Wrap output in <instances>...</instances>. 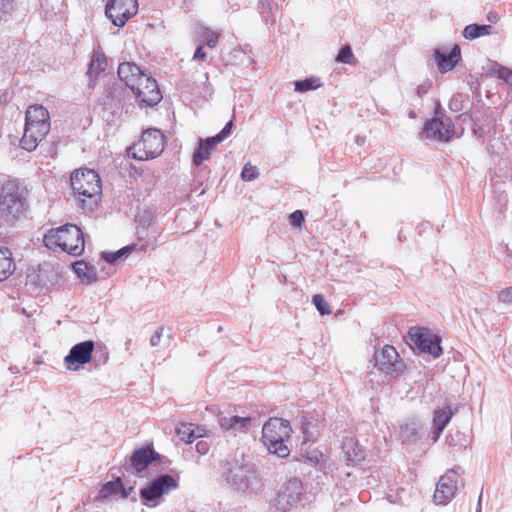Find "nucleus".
<instances>
[{
  "label": "nucleus",
  "instance_id": "f257e3e1",
  "mask_svg": "<svg viewBox=\"0 0 512 512\" xmlns=\"http://www.w3.org/2000/svg\"><path fill=\"white\" fill-rule=\"evenodd\" d=\"M118 76L131 89L140 106L153 107L161 101L162 94L156 80L146 75L135 63H121Z\"/></svg>",
  "mask_w": 512,
  "mask_h": 512
},
{
  "label": "nucleus",
  "instance_id": "f03ea898",
  "mask_svg": "<svg viewBox=\"0 0 512 512\" xmlns=\"http://www.w3.org/2000/svg\"><path fill=\"white\" fill-rule=\"evenodd\" d=\"M50 131L49 112L42 105H31L25 116L24 133L20 146L26 151H34Z\"/></svg>",
  "mask_w": 512,
  "mask_h": 512
},
{
  "label": "nucleus",
  "instance_id": "7ed1b4c3",
  "mask_svg": "<svg viewBox=\"0 0 512 512\" xmlns=\"http://www.w3.org/2000/svg\"><path fill=\"white\" fill-rule=\"evenodd\" d=\"M43 241L48 249L56 250L59 248L73 256H80L85 247L83 232L74 224H66L49 230Z\"/></svg>",
  "mask_w": 512,
  "mask_h": 512
},
{
  "label": "nucleus",
  "instance_id": "20e7f679",
  "mask_svg": "<svg viewBox=\"0 0 512 512\" xmlns=\"http://www.w3.org/2000/svg\"><path fill=\"white\" fill-rule=\"evenodd\" d=\"M71 186L83 207L93 210L101 194V180L92 169L75 171L71 175Z\"/></svg>",
  "mask_w": 512,
  "mask_h": 512
},
{
  "label": "nucleus",
  "instance_id": "39448f33",
  "mask_svg": "<svg viewBox=\"0 0 512 512\" xmlns=\"http://www.w3.org/2000/svg\"><path fill=\"white\" fill-rule=\"evenodd\" d=\"M291 427L287 420L270 418L263 426L262 439L270 453L279 457L289 455V449L285 441L290 438Z\"/></svg>",
  "mask_w": 512,
  "mask_h": 512
},
{
  "label": "nucleus",
  "instance_id": "423d86ee",
  "mask_svg": "<svg viewBox=\"0 0 512 512\" xmlns=\"http://www.w3.org/2000/svg\"><path fill=\"white\" fill-rule=\"evenodd\" d=\"M27 201L20 187L13 181H8L2 187L0 194V213L7 222L19 218L27 209Z\"/></svg>",
  "mask_w": 512,
  "mask_h": 512
},
{
  "label": "nucleus",
  "instance_id": "0eeeda50",
  "mask_svg": "<svg viewBox=\"0 0 512 512\" xmlns=\"http://www.w3.org/2000/svg\"><path fill=\"white\" fill-rule=\"evenodd\" d=\"M165 146V137L159 129L150 128L143 132L141 139L129 148L133 158L146 161L161 155Z\"/></svg>",
  "mask_w": 512,
  "mask_h": 512
},
{
  "label": "nucleus",
  "instance_id": "6e6552de",
  "mask_svg": "<svg viewBox=\"0 0 512 512\" xmlns=\"http://www.w3.org/2000/svg\"><path fill=\"white\" fill-rule=\"evenodd\" d=\"M302 495V483L297 478L289 479L284 483L273 500L276 509L288 512L296 507Z\"/></svg>",
  "mask_w": 512,
  "mask_h": 512
},
{
  "label": "nucleus",
  "instance_id": "1a4fd4ad",
  "mask_svg": "<svg viewBox=\"0 0 512 512\" xmlns=\"http://www.w3.org/2000/svg\"><path fill=\"white\" fill-rule=\"evenodd\" d=\"M375 367L386 375L398 376L404 370V363L393 346L385 345L374 354Z\"/></svg>",
  "mask_w": 512,
  "mask_h": 512
},
{
  "label": "nucleus",
  "instance_id": "9d476101",
  "mask_svg": "<svg viewBox=\"0 0 512 512\" xmlns=\"http://www.w3.org/2000/svg\"><path fill=\"white\" fill-rule=\"evenodd\" d=\"M409 337L420 351L429 353L434 358L442 353L440 339L427 328L412 327L409 330Z\"/></svg>",
  "mask_w": 512,
  "mask_h": 512
},
{
  "label": "nucleus",
  "instance_id": "9b49d317",
  "mask_svg": "<svg viewBox=\"0 0 512 512\" xmlns=\"http://www.w3.org/2000/svg\"><path fill=\"white\" fill-rule=\"evenodd\" d=\"M137 0H110L105 9L106 16L115 26L122 27L137 13Z\"/></svg>",
  "mask_w": 512,
  "mask_h": 512
},
{
  "label": "nucleus",
  "instance_id": "f8f14e48",
  "mask_svg": "<svg viewBox=\"0 0 512 512\" xmlns=\"http://www.w3.org/2000/svg\"><path fill=\"white\" fill-rule=\"evenodd\" d=\"M458 475L456 469H451L440 477L433 496L435 504L446 505L455 497Z\"/></svg>",
  "mask_w": 512,
  "mask_h": 512
},
{
  "label": "nucleus",
  "instance_id": "ddd939ff",
  "mask_svg": "<svg viewBox=\"0 0 512 512\" xmlns=\"http://www.w3.org/2000/svg\"><path fill=\"white\" fill-rule=\"evenodd\" d=\"M178 487V482L171 475H161L141 489L140 496L146 501H154Z\"/></svg>",
  "mask_w": 512,
  "mask_h": 512
},
{
  "label": "nucleus",
  "instance_id": "4468645a",
  "mask_svg": "<svg viewBox=\"0 0 512 512\" xmlns=\"http://www.w3.org/2000/svg\"><path fill=\"white\" fill-rule=\"evenodd\" d=\"M94 342L84 341L74 345L64 358L65 366L70 371H77L81 366L91 361Z\"/></svg>",
  "mask_w": 512,
  "mask_h": 512
},
{
  "label": "nucleus",
  "instance_id": "2eb2a0df",
  "mask_svg": "<svg viewBox=\"0 0 512 512\" xmlns=\"http://www.w3.org/2000/svg\"><path fill=\"white\" fill-rule=\"evenodd\" d=\"M453 128L452 121L448 117H435L425 124L423 135L425 138L437 141H448L452 137Z\"/></svg>",
  "mask_w": 512,
  "mask_h": 512
},
{
  "label": "nucleus",
  "instance_id": "dca6fc26",
  "mask_svg": "<svg viewBox=\"0 0 512 512\" xmlns=\"http://www.w3.org/2000/svg\"><path fill=\"white\" fill-rule=\"evenodd\" d=\"M218 423L224 432H229L235 435L238 432L246 433L249 430L251 418L220 415Z\"/></svg>",
  "mask_w": 512,
  "mask_h": 512
},
{
  "label": "nucleus",
  "instance_id": "f3484780",
  "mask_svg": "<svg viewBox=\"0 0 512 512\" xmlns=\"http://www.w3.org/2000/svg\"><path fill=\"white\" fill-rule=\"evenodd\" d=\"M454 412L450 405L437 409L433 414V441L436 442L446 425L450 422Z\"/></svg>",
  "mask_w": 512,
  "mask_h": 512
},
{
  "label": "nucleus",
  "instance_id": "a211bd4d",
  "mask_svg": "<svg viewBox=\"0 0 512 512\" xmlns=\"http://www.w3.org/2000/svg\"><path fill=\"white\" fill-rule=\"evenodd\" d=\"M435 58L439 70L441 72H448L452 70L460 60V48L458 45H454L449 53L436 50Z\"/></svg>",
  "mask_w": 512,
  "mask_h": 512
},
{
  "label": "nucleus",
  "instance_id": "6ab92c4d",
  "mask_svg": "<svg viewBox=\"0 0 512 512\" xmlns=\"http://www.w3.org/2000/svg\"><path fill=\"white\" fill-rule=\"evenodd\" d=\"M341 448L347 461L360 462L365 458L363 448L354 438L346 437L342 442Z\"/></svg>",
  "mask_w": 512,
  "mask_h": 512
},
{
  "label": "nucleus",
  "instance_id": "aec40b11",
  "mask_svg": "<svg viewBox=\"0 0 512 512\" xmlns=\"http://www.w3.org/2000/svg\"><path fill=\"white\" fill-rule=\"evenodd\" d=\"M154 458V451L150 448L135 450L131 456V464L137 472L145 470Z\"/></svg>",
  "mask_w": 512,
  "mask_h": 512
},
{
  "label": "nucleus",
  "instance_id": "412c9836",
  "mask_svg": "<svg viewBox=\"0 0 512 512\" xmlns=\"http://www.w3.org/2000/svg\"><path fill=\"white\" fill-rule=\"evenodd\" d=\"M400 438L403 443H411L421 438V426L418 421L406 422L400 430Z\"/></svg>",
  "mask_w": 512,
  "mask_h": 512
},
{
  "label": "nucleus",
  "instance_id": "4be33fe9",
  "mask_svg": "<svg viewBox=\"0 0 512 512\" xmlns=\"http://www.w3.org/2000/svg\"><path fill=\"white\" fill-rule=\"evenodd\" d=\"M15 265L8 248L0 249V281L6 280L14 271Z\"/></svg>",
  "mask_w": 512,
  "mask_h": 512
},
{
  "label": "nucleus",
  "instance_id": "5701e85b",
  "mask_svg": "<svg viewBox=\"0 0 512 512\" xmlns=\"http://www.w3.org/2000/svg\"><path fill=\"white\" fill-rule=\"evenodd\" d=\"M492 33L493 27L491 25L470 24L463 30V36L468 40H473L484 35H491Z\"/></svg>",
  "mask_w": 512,
  "mask_h": 512
},
{
  "label": "nucleus",
  "instance_id": "b1692460",
  "mask_svg": "<svg viewBox=\"0 0 512 512\" xmlns=\"http://www.w3.org/2000/svg\"><path fill=\"white\" fill-rule=\"evenodd\" d=\"M106 66L107 59L105 55L99 51H95L91 57V61L88 68V74L90 75V77H96L106 69Z\"/></svg>",
  "mask_w": 512,
  "mask_h": 512
},
{
  "label": "nucleus",
  "instance_id": "393cba45",
  "mask_svg": "<svg viewBox=\"0 0 512 512\" xmlns=\"http://www.w3.org/2000/svg\"><path fill=\"white\" fill-rule=\"evenodd\" d=\"M197 36L201 45H205L209 48H215L217 46L220 33L208 28H200Z\"/></svg>",
  "mask_w": 512,
  "mask_h": 512
},
{
  "label": "nucleus",
  "instance_id": "a878e982",
  "mask_svg": "<svg viewBox=\"0 0 512 512\" xmlns=\"http://www.w3.org/2000/svg\"><path fill=\"white\" fill-rule=\"evenodd\" d=\"M75 273L82 279L87 280L88 283L96 281V269L88 266L84 261H78L73 266Z\"/></svg>",
  "mask_w": 512,
  "mask_h": 512
},
{
  "label": "nucleus",
  "instance_id": "bb28decb",
  "mask_svg": "<svg viewBox=\"0 0 512 512\" xmlns=\"http://www.w3.org/2000/svg\"><path fill=\"white\" fill-rule=\"evenodd\" d=\"M212 151H213V148L211 146H209L207 143H205V141L200 139L199 147L193 153L194 165L199 166L202 164L203 161L208 160L211 156Z\"/></svg>",
  "mask_w": 512,
  "mask_h": 512
},
{
  "label": "nucleus",
  "instance_id": "cd10ccee",
  "mask_svg": "<svg viewBox=\"0 0 512 512\" xmlns=\"http://www.w3.org/2000/svg\"><path fill=\"white\" fill-rule=\"evenodd\" d=\"M120 489H123V483L120 478H117L104 484L99 491V496L100 498H108L111 495L117 494Z\"/></svg>",
  "mask_w": 512,
  "mask_h": 512
},
{
  "label": "nucleus",
  "instance_id": "c85d7f7f",
  "mask_svg": "<svg viewBox=\"0 0 512 512\" xmlns=\"http://www.w3.org/2000/svg\"><path fill=\"white\" fill-rule=\"evenodd\" d=\"M232 126H233V121L230 120L225 125V127L221 130L220 133H218L217 135H215L213 137L205 139L204 140L205 143H207L209 146H211L214 149L215 145L221 143L225 138H227L231 134Z\"/></svg>",
  "mask_w": 512,
  "mask_h": 512
},
{
  "label": "nucleus",
  "instance_id": "c756f323",
  "mask_svg": "<svg viewBox=\"0 0 512 512\" xmlns=\"http://www.w3.org/2000/svg\"><path fill=\"white\" fill-rule=\"evenodd\" d=\"M232 126H233V121L230 120L225 125V127L221 130L220 133H218L217 135H215L213 137L205 139L204 140L205 143H207L209 146H211L214 149L215 145L221 143L225 138H227L231 134Z\"/></svg>",
  "mask_w": 512,
  "mask_h": 512
},
{
  "label": "nucleus",
  "instance_id": "7c9ffc66",
  "mask_svg": "<svg viewBox=\"0 0 512 512\" xmlns=\"http://www.w3.org/2000/svg\"><path fill=\"white\" fill-rule=\"evenodd\" d=\"M179 439L185 443H192L196 438L201 435H196L195 430L191 428V425L183 424L176 430Z\"/></svg>",
  "mask_w": 512,
  "mask_h": 512
},
{
  "label": "nucleus",
  "instance_id": "2f4dec72",
  "mask_svg": "<svg viewBox=\"0 0 512 512\" xmlns=\"http://www.w3.org/2000/svg\"><path fill=\"white\" fill-rule=\"evenodd\" d=\"M336 61L344 64L356 65L357 60L352 52V49L349 45H345L339 51Z\"/></svg>",
  "mask_w": 512,
  "mask_h": 512
},
{
  "label": "nucleus",
  "instance_id": "473e14b6",
  "mask_svg": "<svg viewBox=\"0 0 512 512\" xmlns=\"http://www.w3.org/2000/svg\"><path fill=\"white\" fill-rule=\"evenodd\" d=\"M321 86L318 78H310L295 82V90L298 92H306Z\"/></svg>",
  "mask_w": 512,
  "mask_h": 512
},
{
  "label": "nucleus",
  "instance_id": "72a5a7b5",
  "mask_svg": "<svg viewBox=\"0 0 512 512\" xmlns=\"http://www.w3.org/2000/svg\"><path fill=\"white\" fill-rule=\"evenodd\" d=\"M133 249L134 246H126L116 252H103L102 257L108 263H115L122 256L128 255Z\"/></svg>",
  "mask_w": 512,
  "mask_h": 512
},
{
  "label": "nucleus",
  "instance_id": "f704fd0d",
  "mask_svg": "<svg viewBox=\"0 0 512 512\" xmlns=\"http://www.w3.org/2000/svg\"><path fill=\"white\" fill-rule=\"evenodd\" d=\"M312 302L321 315L331 314L330 307L321 294H315L312 298Z\"/></svg>",
  "mask_w": 512,
  "mask_h": 512
},
{
  "label": "nucleus",
  "instance_id": "c9c22d12",
  "mask_svg": "<svg viewBox=\"0 0 512 512\" xmlns=\"http://www.w3.org/2000/svg\"><path fill=\"white\" fill-rule=\"evenodd\" d=\"M259 177V170L256 166L251 165L250 163L245 164L241 178L244 181H253Z\"/></svg>",
  "mask_w": 512,
  "mask_h": 512
},
{
  "label": "nucleus",
  "instance_id": "e433bc0d",
  "mask_svg": "<svg viewBox=\"0 0 512 512\" xmlns=\"http://www.w3.org/2000/svg\"><path fill=\"white\" fill-rule=\"evenodd\" d=\"M14 10L13 0H0V20L11 14Z\"/></svg>",
  "mask_w": 512,
  "mask_h": 512
},
{
  "label": "nucleus",
  "instance_id": "4c0bfd02",
  "mask_svg": "<svg viewBox=\"0 0 512 512\" xmlns=\"http://www.w3.org/2000/svg\"><path fill=\"white\" fill-rule=\"evenodd\" d=\"M289 222L292 226L300 228L304 222V214L301 210H296L289 216Z\"/></svg>",
  "mask_w": 512,
  "mask_h": 512
},
{
  "label": "nucleus",
  "instance_id": "58836bf2",
  "mask_svg": "<svg viewBox=\"0 0 512 512\" xmlns=\"http://www.w3.org/2000/svg\"><path fill=\"white\" fill-rule=\"evenodd\" d=\"M498 300L504 304L512 305V286L502 289L498 293Z\"/></svg>",
  "mask_w": 512,
  "mask_h": 512
},
{
  "label": "nucleus",
  "instance_id": "ea45409f",
  "mask_svg": "<svg viewBox=\"0 0 512 512\" xmlns=\"http://www.w3.org/2000/svg\"><path fill=\"white\" fill-rule=\"evenodd\" d=\"M237 471L238 473L228 475L227 479L233 485L242 486L244 484V470L242 468H239Z\"/></svg>",
  "mask_w": 512,
  "mask_h": 512
},
{
  "label": "nucleus",
  "instance_id": "a19ab883",
  "mask_svg": "<svg viewBox=\"0 0 512 512\" xmlns=\"http://www.w3.org/2000/svg\"><path fill=\"white\" fill-rule=\"evenodd\" d=\"M498 78L504 80L507 83H512V70L507 67L500 66L496 70Z\"/></svg>",
  "mask_w": 512,
  "mask_h": 512
},
{
  "label": "nucleus",
  "instance_id": "79ce46f5",
  "mask_svg": "<svg viewBox=\"0 0 512 512\" xmlns=\"http://www.w3.org/2000/svg\"><path fill=\"white\" fill-rule=\"evenodd\" d=\"M196 450L200 455H205L209 451V444L205 440L196 443Z\"/></svg>",
  "mask_w": 512,
  "mask_h": 512
},
{
  "label": "nucleus",
  "instance_id": "37998d69",
  "mask_svg": "<svg viewBox=\"0 0 512 512\" xmlns=\"http://www.w3.org/2000/svg\"><path fill=\"white\" fill-rule=\"evenodd\" d=\"M204 45H199L193 55L194 61H204L206 59V53L203 49Z\"/></svg>",
  "mask_w": 512,
  "mask_h": 512
},
{
  "label": "nucleus",
  "instance_id": "c03bdc74",
  "mask_svg": "<svg viewBox=\"0 0 512 512\" xmlns=\"http://www.w3.org/2000/svg\"><path fill=\"white\" fill-rule=\"evenodd\" d=\"M162 336V329H157L150 338L151 346H157L160 343Z\"/></svg>",
  "mask_w": 512,
  "mask_h": 512
},
{
  "label": "nucleus",
  "instance_id": "a18cd8bd",
  "mask_svg": "<svg viewBox=\"0 0 512 512\" xmlns=\"http://www.w3.org/2000/svg\"><path fill=\"white\" fill-rule=\"evenodd\" d=\"M132 490V487H129L128 489H126L124 486H123V489H120L119 492H121L122 494V498H128L129 494H130V491Z\"/></svg>",
  "mask_w": 512,
  "mask_h": 512
},
{
  "label": "nucleus",
  "instance_id": "49530a36",
  "mask_svg": "<svg viewBox=\"0 0 512 512\" xmlns=\"http://www.w3.org/2000/svg\"><path fill=\"white\" fill-rule=\"evenodd\" d=\"M355 142H356L359 146H362V145L365 143V137H364V136H356V138H355Z\"/></svg>",
  "mask_w": 512,
  "mask_h": 512
},
{
  "label": "nucleus",
  "instance_id": "de8ad7c7",
  "mask_svg": "<svg viewBox=\"0 0 512 512\" xmlns=\"http://www.w3.org/2000/svg\"><path fill=\"white\" fill-rule=\"evenodd\" d=\"M481 499H482V493L480 494V497H479L476 512H481Z\"/></svg>",
  "mask_w": 512,
  "mask_h": 512
},
{
  "label": "nucleus",
  "instance_id": "09e8293b",
  "mask_svg": "<svg viewBox=\"0 0 512 512\" xmlns=\"http://www.w3.org/2000/svg\"><path fill=\"white\" fill-rule=\"evenodd\" d=\"M141 88L145 91V92H148V88L145 87V83H143V85L141 86Z\"/></svg>",
  "mask_w": 512,
  "mask_h": 512
},
{
  "label": "nucleus",
  "instance_id": "8fccbe9b",
  "mask_svg": "<svg viewBox=\"0 0 512 512\" xmlns=\"http://www.w3.org/2000/svg\"><path fill=\"white\" fill-rule=\"evenodd\" d=\"M492 19H494V16L488 17V20H492Z\"/></svg>",
  "mask_w": 512,
  "mask_h": 512
},
{
  "label": "nucleus",
  "instance_id": "3c124183",
  "mask_svg": "<svg viewBox=\"0 0 512 512\" xmlns=\"http://www.w3.org/2000/svg\"><path fill=\"white\" fill-rule=\"evenodd\" d=\"M492 19H494V16L488 17V20H492Z\"/></svg>",
  "mask_w": 512,
  "mask_h": 512
}]
</instances>
